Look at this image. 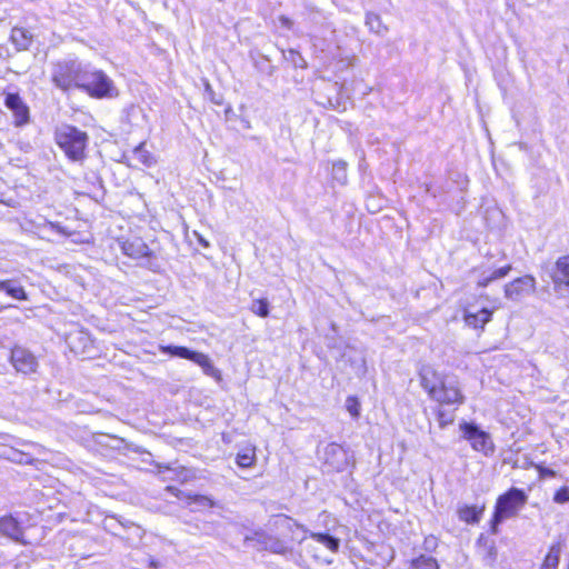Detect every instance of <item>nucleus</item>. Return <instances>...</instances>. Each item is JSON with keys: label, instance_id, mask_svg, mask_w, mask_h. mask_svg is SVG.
<instances>
[{"label": "nucleus", "instance_id": "f257e3e1", "mask_svg": "<svg viewBox=\"0 0 569 569\" xmlns=\"http://www.w3.org/2000/svg\"><path fill=\"white\" fill-rule=\"evenodd\" d=\"M421 387L430 399L438 403L436 418L441 429L453 423L456 410L465 402V396L456 377L437 372L431 366H423L419 372Z\"/></svg>", "mask_w": 569, "mask_h": 569}, {"label": "nucleus", "instance_id": "f03ea898", "mask_svg": "<svg viewBox=\"0 0 569 569\" xmlns=\"http://www.w3.org/2000/svg\"><path fill=\"white\" fill-rule=\"evenodd\" d=\"M86 64L77 58H63L51 63L50 78L54 87L63 92L79 89Z\"/></svg>", "mask_w": 569, "mask_h": 569}, {"label": "nucleus", "instance_id": "7ed1b4c3", "mask_svg": "<svg viewBox=\"0 0 569 569\" xmlns=\"http://www.w3.org/2000/svg\"><path fill=\"white\" fill-rule=\"evenodd\" d=\"M79 90L96 99L116 98L119 91L113 80L102 70L86 64Z\"/></svg>", "mask_w": 569, "mask_h": 569}, {"label": "nucleus", "instance_id": "20e7f679", "mask_svg": "<svg viewBox=\"0 0 569 569\" xmlns=\"http://www.w3.org/2000/svg\"><path fill=\"white\" fill-rule=\"evenodd\" d=\"M54 139L69 159L78 161L84 157L88 143V134L84 131L73 126L62 124L57 128Z\"/></svg>", "mask_w": 569, "mask_h": 569}, {"label": "nucleus", "instance_id": "39448f33", "mask_svg": "<svg viewBox=\"0 0 569 569\" xmlns=\"http://www.w3.org/2000/svg\"><path fill=\"white\" fill-rule=\"evenodd\" d=\"M244 542L258 550H267L284 556L287 560L302 566L301 555L297 553L292 548H290L286 541L276 536L269 535L266 531L260 530L254 531L251 536L247 535L244 537Z\"/></svg>", "mask_w": 569, "mask_h": 569}, {"label": "nucleus", "instance_id": "423d86ee", "mask_svg": "<svg viewBox=\"0 0 569 569\" xmlns=\"http://www.w3.org/2000/svg\"><path fill=\"white\" fill-rule=\"evenodd\" d=\"M160 350L162 353L169 355L171 357L190 360L201 367L204 375L220 379V371L213 366L210 358L204 353L191 350L187 347L172 345L161 346Z\"/></svg>", "mask_w": 569, "mask_h": 569}, {"label": "nucleus", "instance_id": "0eeeda50", "mask_svg": "<svg viewBox=\"0 0 569 569\" xmlns=\"http://www.w3.org/2000/svg\"><path fill=\"white\" fill-rule=\"evenodd\" d=\"M322 470L323 472H342L352 462V456L349 451L335 442L327 445L322 452Z\"/></svg>", "mask_w": 569, "mask_h": 569}, {"label": "nucleus", "instance_id": "6e6552de", "mask_svg": "<svg viewBox=\"0 0 569 569\" xmlns=\"http://www.w3.org/2000/svg\"><path fill=\"white\" fill-rule=\"evenodd\" d=\"M527 500L528 496L522 489L512 487L498 497L495 512L505 519L512 518L527 503Z\"/></svg>", "mask_w": 569, "mask_h": 569}, {"label": "nucleus", "instance_id": "1a4fd4ad", "mask_svg": "<svg viewBox=\"0 0 569 569\" xmlns=\"http://www.w3.org/2000/svg\"><path fill=\"white\" fill-rule=\"evenodd\" d=\"M460 430L462 431L463 438L470 442L473 450L480 451L486 456L493 451V445L489 433L481 430L476 423L462 422L460 423Z\"/></svg>", "mask_w": 569, "mask_h": 569}, {"label": "nucleus", "instance_id": "9d476101", "mask_svg": "<svg viewBox=\"0 0 569 569\" xmlns=\"http://www.w3.org/2000/svg\"><path fill=\"white\" fill-rule=\"evenodd\" d=\"M536 279L532 276L526 274L517 278L505 286V296L510 300H520L535 292Z\"/></svg>", "mask_w": 569, "mask_h": 569}, {"label": "nucleus", "instance_id": "9b49d317", "mask_svg": "<svg viewBox=\"0 0 569 569\" xmlns=\"http://www.w3.org/2000/svg\"><path fill=\"white\" fill-rule=\"evenodd\" d=\"M10 359L16 370L23 375L33 373L38 368V361L34 355L22 347H14L11 350Z\"/></svg>", "mask_w": 569, "mask_h": 569}, {"label": "nucleus", "instance_id": "f8f14e48", "mask_svg": "<svg viewBox=\"0 0 569 569\" xmlns=\"http://www.w3.org/2000/svg\"><path fill=\"white\" fill-rule=\"evenodd\" d=\"M66 341L70 350L77 355H90L93 348V340L90 333L82 329L68 333Z\"/></svg>", "mask_w": 569, "mask_h": 569}, {"label": "nucleus", "instance_id": "ddd939ff", "mask_svg": "<svg viewBox=\"0 0 569 569\" xmlns=\"http://www.w3.org/2000/svg\"><path fill=\"white\" fill-rule=\"evenodd\" d=\"M0 539L24 543L23 528L13 516L9 515L0 518Z\"/></svg>", "mask_w": 569, "mask_h": 569}, {"label": "nucleus", "instance_id": "4468645a", "mask_svg": "<svg viewBox=\"0 0 569 569\" xmlns=\"http://www.w3.org/2000/svg\"><path fill=\"white\" fill-rule=\"evenodd\" d=\"M4 103L13 112L16 126H23L29 121V109L18 93H8Z\"/></svg>", "mask_w": 569, "mask_h": 569}, {"label": "nucleus", "instance_id": "2eb2a0df", "mask_svg": "<svg viewBox=\"0 0 569 569\" xmlns=\"http://www.w3.org/2000/svg\"><path fill=\"white\" fill-rule=\"evenodd\" d=\"M479 555L486 565L492 566L498 557L496 541L485 533H480L476 542Z\"/></svg>", "mask_w": 569, "mask_h": 569}, {"label": "nucleus", "instance_id": "dca6fc26", "mask_svg": "<svg viewBox=\"0 0 569 569\" xmlns=\"http://www.w3.org/2000/svg\"><path fill=\"white\" fill-rule=\"evenodd\" d=\"M551 279L556 290L569 287V254L558 258L556 269L551 273Z\"/></svg>", "mask_w": 569, "mask_h": 569}, {"label": "nucleus", "instance_id": "f3484780", "mask_svg": "<svg viewBox=\"0 0 569 569\" xmlns=\"http://www.w3.org/2000/svg\"><path fill=\"white\" fill-rule=\"evenodd\" d=\"M120 248L126 256L132 259H140L151 254L149 247L140 238L122 241L120 242Z\"/></svg>", "mask_w": 569, "mask_h": 569}, {"label": "nucleus", "instance_id": "a211bd4d", "mask_svg": "<svg viewBox=\"0 0 569 569\" xmlns=\"http://www.w3.org/2000/svg\"><path fill=\"white\" fill-rule=\"evenodd\" d=\"M485 511V506H469L463 505L458 507L457 515L458 518L468 523V525H476L480 521L482 515Z\"/></svg>", "mask_w": 569, "mask_h": 569}, {"label": "nucleus", "instance_id": "6ab92c4d", "mask_svg": "<svg viewBox=\"0 0 569 569\" xmlns=\"http://www.w3.org/2000/svg\"><path fill=\"white\" fill-rule=\"evenodd\" d=\"M511 270V266L507 264L505 267L495 269V270H482L479 273L477 286L480 288H485L489 286L492 281L501 279L506 277Z\"/></svg>", "mask_w": 569, "mask_h": 569}, {"label": "nucleus", "instance_id": "aec40b11", "mask_svg": "<svg viewBox=\"0 0 569 569\" xmlns=\"http://www.w3.org/2000/svg\"><path fill=\"white\" fill-rule=\"evenodd\" d=\"M563 545L561 541L553 542L543 558L539 569H558Z\"/></svg>", "mask_w": 569, "mask_h": 569}, {"label": "nucleus", "instance_id": "412c9836", "mask_svg": "<svg viewBox=\"0 0 569 569\" xmlns=\"http://www.w3.org/2000/svg\"><path fill=\"white\" fill-rule=\"evenodd\" d=\"M31 33L23 28L14 27L11 30L10 40L17 50H27L31 44Z\"/></svg>", "mask_w": 569, "mask_h": 569}, {"label": "nucleus", "instance_id": "4be33fe9", "mask_svg": "<svg viewBox=\"0 0 569 569\" xmlns=\"http://www.w3.org/2000/svg\"><path fill=\"white\" fill-rule=\"evenodd\" d=\"M491 310L482 308L480 311L476 313L466 312L465 321L469 327L482 328L487 322L491 320Z\"/></svg>", "mask_w": 569, "mask_h": 569}, {"label": "nucleus", "instance_id": "5701e85b", "mask_svg": "<svg viewBox=\"0 0 569 569\" xmlns=\"http://www.w3.org/2000/svg\"><path fill=\"white\" fill-rule=\"evenodd\" d=\"M1 291H4L8 296H10L11 298H13L16 300H20V301L28 300V295H27L24 288L22 286H20L18 283V281L14 279L3 280Z\"/></svg>", "mask_w": 569, "mask_h": 569}, {"label": "nucleus", "instance_id": "b1692460", "mask_svg": "<svg viewBox=\"0 0 569 569\" xmlns=\"http://www.w3.org/2000/svg\"><path fill=\"white\" fill-rule=\"evenodd\" d=\"M310 538L323 545L332 552H338L340 548V540L327 532H310Z\"/></svg>", "mask_w": 569, "mask_h": 569}, {"label": "nucleus", "instance_id": "393cba45", "mask_svg": "<svg viewBox=\"0 0 569 569\" xmlns=\"http://www.w3.org/2000/svg\"><path fill=\"white\" fill-rule=\"evenodd\" d=\"M132 159L148 168L156 163L152 153L146 149V142H141L132 150Z\"/></svg>", "mask_w": 569, "mask_h": 569}, {"label": "nucleus", "instance_id": "a878e982", "mask_svg": "<svg viewBox=\"0 0 569 569\" xmlns=\"http://www.w3.org/2000/svg\"><path fill=\"white\" fill-rule=\"evenodd\" d=\"M188 503L194 506L196 510L212 508L214 506V501L211 498L202 495L188 496Z\"/></svg>", "mask_w": 569, "mask_h": 569}, {"label": "nucleus", "instance_id": "bb28decb", "mask_svg": "<svg viewBox=\"0 0 569 569\" xmlns=\"http://www.w3.org/2000/svg\"><path fill=\"white\" fill-rule=\"evenodd\" d=\"M411 569H439V566L435 558L422 555L412 560Z\"/></svg>", "mask_w": 569, "mask_h": 569}, {"label": "nucleus", "instance_id": "cd10ccee", "mask_svg": "<svg viewBox=\"0 0 569 569\" xmlns=\"http://www.w3.org/2000/svg\"><path fill=\"white\" fill-rule=\"evenodd\" d=\"M256 461L254 449H244L241 452H238L236 457V462L241 468H249Z\"/></svg>", "mask_w": 569, "mask_h": 569}, {"label": "nucleus", "instance_id": "c85d7f7f", "mask_svg": "<svg viewBox=\"0 0 569 569\" xmlns=\"http://www.w3.org/2000/svg\"><path fill=\"white\" fill-rule=\"evenodd\" d=\"M332 178L340 184L347 182V163L342 160H338L332 163Z\"/></svg>", "mask_w": 569, "mask_h": 569}, {"label": "nucleus", "instance_id": "c756f323", "mask_svg": "<svg viewBox=\"0 0 569 569\" xmlns=\"http://www.w3.org/2000/svg\"><path fill=\"white\" fill-rule=\"evenodd\" d=\"M366 24L370 31L376 33H381L383 30H386V28L382 26L380 17L372 12L367 13Z\"/></svg>", "mask_w": 569, "mask_h": 569}, {"label": "nucleus", "instance_id": "7c9ffc66", "mask_svg": "<svg viewBox=\"0 0 569 569\" xmlns=\"http://www.w3.org/2000/svg\"><path fill=\"white\" fill-rule=\"evenodd\" d=\"M250 310L254 315L266 318L269 315V302L267 299L253 300Z\"/></svg>", "mask_w": 569, "mask_h": 569}, {"label": "nucleus", "instance_id": "2f4dec72", "mask_svg": "<svg viewBox=\"0 0 569 569\" xmlns=\"http://www.w3.org/2000/svg\"><path fill=\"white\" fill-rule=\"evenodd\" d=\"M346 408L353 418L360 416V403L356 397H348L346 400Z\"/></svg>", "mask_w": 569, "mask_h": 569}, {"label": "nucleus", "instance_id": "473e14b6", "mask_svg": "<svg viewBox=\"0 0 569 569\" xmlns=\"http://www.w3.org/2000/svg\"><path fill=\"white\" fill-rule=\"evenodd\" d=\"M286 58H287V60H290L296 68H306L307 67V62H306L305 58L296 50H292V49L289 50L288 56Z\"/></svg>", "mask_w": 569, "mask_h": 569}, {"label": "nucleus", "instance_id": "72a5a7b5", "mask_svg": "<svg viewBox=\"0 0 569 569\" xmlns=\"http://www.w3.org/2000/svg\"><path fill=\"white\" fill-rule=\"evenodd\" d=\"M553 501L559 505L569 502V487L563 486L558 489L553 495Z\"/></svg>", "mask_w": 569, "mask_h": 569}, {"label": "nucleus", "instance_id": "f704fd0d", "mask_svg": "<svg viewBox=\"0 0 569 569\" xmlns=\"http://www.w3.org/2000/svg\"><path fill=\"white\" fill-rule=\"evenodd\" d=\"M506 519L502 518L500 515L493 511L492 518L490 520V532L492 535H497L499 532V526L505 521Z\"/></svg>", "mask_w": 569, "mask_h": 569}, {"label": "nucleus", "instance_id": "c9c22d12", "mask_svg": "<svg viewBox=\"0 0 569 569\" xmlns=\"http://www.w3.org/2000/svg\"><path fill=\"white\" fill-rule=\"evenodd\" d=\"M425 545H426V548H427V549L435 548V547H436V545H437L436 538H435V537H428V538H426V540H425Z\"/></svg>", "mask_w": 569, "mask_h": 569}, {"label": "nucleus", "instance_id": "e433bc0d", "mask_svg": "<svg viewBox=\"0 0 569 569\" xmlns=\"http://www.w3.org/2000/svg\"><path fill=\"white\" fill-rule=\"evenodd\" d=\"M280 22H281V24H282L283 27H286V28H288V29H290V28H291V26H292V21H291L289 18L283 17V16H282V17H280Z\"/></svg>", "mask_w": 569, "mask_h": 569}, {"label": "nucleus", "instance_id": "4c0bfd02", "mask_svg": "<svg viewBox=\"0 0 569 569\" xmlns=\"http://www.w3.org/2000/svg\"><path fill=\"white\" fill-rule=\"evenodd\" d=\"M198 240L203 247H209V242L204 240L201 236H198Z\"/></svg>", "mask_w": 569, "mask_h": 569}, {"label": "nucleus", "instance_id": "58836bf2", "mask_svg": "<svg viewBox=\"0 0 569 569\" xmlns=\"http://www.w3.org/2000/svg\"><path fill=\"white\" fill-rule=\"evenodd\" d=\"M157 467H158V470H159L160 473L164 472V470L166 471H171V469L169 467H162L160 465H157Z\"/></svg>", "mask_w": 569, "mask_h": 569}, {"label": "nucleus", "instance_id": "ea45409f", "mask_svg": "<svg viewBox=\"0 0 569 569\" xmlns=\"http://www.w3.org/2000/svg\"><path fill=\"white\" fill-rule=\"evenodd\" d=\"M167 490H169L170 492H172L173 495H176L177 497H179V496H178L179 490H178L177 488H174V487H167Z\"/></svg>", "mask_w": 569, "mask_h": 569}, {"label": "nucleus", "instance_id": "a19ab883", "mask_svg": "<svg viewBox=\"0 0 569 569\" xmlns=\"http://www.w3.org/2000/svg\"><path fill=\"white\" fill-rule=\"evenodd\" d=\"M426 191H427L428 193H430L431 196L437 197V193H436V192H433V191H432V189H431V187H430V186H428V184L426 186Z\"/></svg>", "mask_w": 569, "mask_h": 569}, {"label": "nucleus", "instance_id": "79ce46f5", "mask_svg": "<svg viewBox=\"0 0 569 569\" xmlns=\"http://www.w3.org/2000/svg\"><path fill=\"white\" fill-rule=\"evenodd\" d=\"M546 473H547V475H549V476H553V475H555V471H553V470L548 469V470L546 471Z\"/></svg>", "mask_w": 569, "mask_h": 569}, {"label": "nucleus", "instance_id": "37998d69", "mask_svg": "<svg viewBox=\"0 0 569 569\" xmlns=\"http://www.w3.org/2000/svg\"><path fill=\"white\" fill-rule=\"evenodd\" d=\"M3 280H0V291L2 290Z\"/></svg>", "mask_w": 569, "mask_h": 569}]
</instances>
